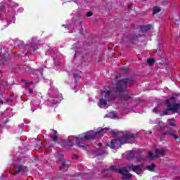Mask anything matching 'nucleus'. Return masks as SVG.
Instances as JSON below:
<instances>
[{
  "label": "nucleus",
  "instance_id": "2eb2a0df",
  "mask_svg": "<svg viewBox=\"0 0 180 180\" xmlns=\"http://www.w3.org/2000/svg\"><path fill=\"white\" fill-rule=\"evenodd\" d=\"M52 131H53V134L54 136L52 137V139L53 141H57V140H58V133L56 132V130L52 129Z\"/></svg>",
  "mask_w": 180,
  "mask_h": 180
},
{
  "label": "nucleus",
  "instance_id": "5701e85b",
  "mask_svg": "<svg viewBox=\"0 0 180 180\" xmlns=\"http://www.w3.org/2000/svg\"><path fill=\"white\" fill-rule=\"evenodd\" d=\"M73 77L74 78H75V79H79V78H81V77H79V75H77L75 73L73 74Z\"/></svg>",
  "mask_w": 180,
  "mask_h": 180
},
{
  "label": "nucleus",
  "instance_id": "72a5a7b5",
  "mask_svg": "<svg viewBox=\"0 0 180 180\" xmlns=\"http://www.w3.org/2000/svg\"><path fill=\"white\" fill-rule=\"evenodd\" d=\"M98 146H102V143H98Z\"/></svg>",
  "mask_w": 180,
  "mask_h": 180
},
{
  "label": "nucleus",
  "instance_id": "9d476101",
  "mask_svg": "<svg viewBox=\"0 0 180 180\" xmlns=\"http://www.w3.org/2000/svg\"><path fill=\"white\" fill-rule=\"evenodd\" d=\"M128 168L130 171H133L138 175H141V172H143V165H141L129 166Z\"/></svg>",
  "mask_w": 180,
  "mask_h": 180
},
{
  "label": "nucleus",
  "instance_id": "20e7f679",
  "mask_svg": "<svg viewBox=\"0 0 180 180\" xmlns=\"http://www.w3.org/2000/svg\"><path fill=\"white\" fill-rule=\"evenodd\" d=\"M110 172H118L122 174V179H130L131 178V174H129V172L126 169H121L117 166H111L109 169H107Z\"/></svg>",
  "mask_w": 180,
  "mask_h": 180
},
{
  "label": "nucleus",
  "instance_id": "473e14b6",
  "mask_svg": "<svg viewBox=\"0 0 180 180\" xmlns=\"http://www.w3.org/2000/svg\"><path fill=\"white\" fill-rule=\"evenodd\" d=\"M55 64H56V65H60V63H55Z\"/></svg>",
  "mask_w": 180,
  "mask_h": 180
},
{
  "label": "nucleus",
  "instance_id": "7ed1b4c3",
  "mask_svg": "<svg viewBox=\"0 0 180 180\" xmlns=\"http://www.w3.org/2000/svg\"><path fill=\"white\" fill-rule=\"evenodd\" d=\"M105 133V129L98 128L96 131H89L85 134H82L77 136H69L68 141L71 143V141H74L75 144H77L79 147H86V146L82 143V141L84 140H92V139H98V137H101V136H103Z\"/></svg>",
  "mask_w": 180,
  "mask_h": 180
},
{
  "label": "nucleus",
  "instance_id": "9b49d317",
  "mask_svg": "<svg viewBox=\"0 0 180 180\" xmlns=\"http://www.w3.org/2000/svg\"><path fill=\"white\" fill-rule=\"evenodd\" d=\"M26 49H29L30 53H34L37 50V44H34L31 46H26Z\"/></svg>",
  "mask_w": 180,
  "mask_h": 180
},
{
  "label": "nucleus",
  "instance_id": "ddd939ff",
  "mask_svg": "<svg viewBox=\"0 0 180 180\" xmlns=\"http://www.w3.org/2000/svg\"><path fill=\"white\" fill-rule=\"evenodd\" d=\"M95 155H96V157L99 156V155H103L104 154H105L106 155H108V152L105 151L104 150L102 149H99L98 150H96L94 153Z\"/></svg>",
  "mask_w": 180,
  "mask_h": 180
},
{
  "label": "nucleus",
  "instance_id": "4468645a",
  "mask_svg": "<svg viewBox=\"0 0 180 180\" xmlns=\"http://www.w3.org/2000/svg\"><path fill=\"white\" fill-rule=\"evenodd\" d=\"M152 27H153V25H143V26H141V30L143 32H147V31L150 30Z\"/></svg>",
  "mask_w": 180,
  "mask_h": 180
},
{
  "label": "nucleus",
  "instance_id": "f8f14e48",
  "mask_svg": "<svg viewBox=\"0 0 180 180\" xmlns=\"http://www.w3.org/2000/svg\"><path fill=\"white\" fill-rule=\"evenodd\" d=\"M168 134L169 136H172V137H174V139H175V140H176V139H178V136L175 134L172 133L171 131H168L167 132L162 133L161 136H162V137H164L165 136H168Z\"/></svg>",
  "mask_w": 180,
  "mask_h": 180
},
{
  "label": "nucleus",
  "instance_id": "1a4fd4ad",
  "mask_svg": "<svg viewBox=\"0 0 180 180\" xmlns=\"http://www.w3.org/2000/svg\"><path fill=\"white\" fill-rule=\"evenodd\" d=\"M63 101V95L60 94L58 97H53L48 101V106H54Z\"/></svg>",
  "mask_w": 180,
  "mask_h": 180
},
{
  "label": "nucleus",
  "instance_id": "f03ea898",
  "mask_svg": "<svg viewBox=\"0 0 180 180\" xmlns=\"http://www.w3.org/2000/svg\"><path fill=\"white\" fill-rule=\"evenodd\" d=\"M111 134H112L114 137H117V139L111 141L110 148H120L122 144L131 143L129 140H134V139H136V134L129 131H120L118 132L111 131Z\"/></svg>",
  "mask_w": 180,
  "mask_h": 180
},
{
  "label": "nucleus",
  "instance_id": "f257e3e1",
  "mask_svg": "<svg viewBox=\"0 0 180 180\" xmlns=\"http://www.w3.org/2000/svg\"><path fill=\"white\" fill-rule=\"evenodd\" d=\"M134 81L131 79H124L118 81L115 89H110L109 90H104L101 91V98L98 103V108L101 109H108L110 105L116 99V92L121 94L122 101H129L131 97L127 92L126 88L129 85H133Z\"/></svg>",
  "mask_w": 180,
  "mask_h": 180
},
{
  "label": "nucleus",
  "instance_id": "bb28decb",
  "mask_svg": "<svg viewBox=\"0 0 180 180\" xmlns=\"http://www.w3.org/2000/svg\"><path fill=\"white\" fill-rule=\"evenodd\" d=\"M112 82H117V77H116L115 79H114L112 80Z\"/></svg>",
  "mask_w": 180,
  "mask_h": 180
},
{
  "label": "nucleus",
  "instance_id": "c9c22d12",
  "mask_svg": "<svg viewBox=\"0 0 180 180\" xmlns=\"http://www.w3.org/2000/svg\"><path fill=\"white\" fill-rule=\"evenodd\" d=\"M71 146H74V143H71Z\"/></svg>",
  "mask_w": 180,
  "mask_h": 180
},
{
  "label": "nucleus",
  "instance_id": "c85d7f7f",
  "mask_svg": "<svg viewBox=\"0 0 180 180\" xmlns=\"http://www.w3.org/2000/svg\"><path fill=\"white\" fill-rule=\"evenodd\" d=\"M153 112H154L155 113H157V108H153Z\"/></svg>",
  "mask_w": 180,
  "mask_h": 180
},
{
  "label": "nucleus",
  "instance_id": "39448f33",
  "mask_svg": "<svg viewBox=\"0 0 180 180\" xmlns=\"http://www.w3.org/2000/svg\"><path fill=\"white\" fill-rule=\"evenodd\" d=\"M123 158H125L126 160H134L136 158V161L143 162L144 161V159L141 158L140 154L139 153L134 152L133 150H129L126 152L122 155Z\"/></svg>",
  "mask_w": 180,
  "mask_h": 180
},
{
  "label": "nucleus",
  "instance_id": "423d86ee",
  "mask_svg": "<svg viewBox=\"0 0 180 180\" xmlns=\"http://www.w3.org/2000/svg\"><path fill=\"white\" fill-rule=\"evenodd\" d=\"M166 105L168 109L165 110V115H169V112L172 111L173 113H178V110L180 109V104L175 103L173 106L171 105V103L168 99L166 100Z\"/></svg>",
  "mask_w": 180,
  "mask_h": 180
},
{
  "label": "nucleus",
  "instance_id": "c756f323",
  "mask_svg": "<svg viewBox=\"0 0 180 180\" xmlns=\"http://www.w3.org/2000/svg\"><path fill=\"white\" fill-rule=\"evenodd\" d=\"M0 105H4V101L1 100V101H0Z\"/></svg>",
  "mask_w": 180,
  "mask_h": 180
},
{
  "label": "nucleus",
  "instance_id": "b1692460",
  "mask_svg": "<svg viewBox=\"0 0 180 180\" xmlns=\"http://www.w3.org/2000/svg\"><path fill=\"white\" fill-rule=\"evenodd\" d=\"M170 101H171V102H175V97H174V96H172L171 97V98H170Z\"/></svg>",
  "mask_w": 180,
  "mask_h": 180
},
{
  "label": "nucleus",
  "instance_id": "cd10ccee",
  "mask_svg": "<svg viewBox=\"0 0 180 180\" xmlns=\"http://www.w3.org/2000/svg\"><path fill=\"white\" fill-rule=\"evenodd\" d=\"M18 171H19V172H20V171H23V168H22V167H18Z\"/></svg>",
  "mask_w": 180,
  "mask_h": 180
},
{
  "label": "nucleus",
  "instance_id": "393cba45",
  "mask_svg": "<svg viewBox=\"0 0 180 180\" xmlns=\"http://www.w3.org/2000/svg\"><path fill=\"white\" fill-rule=\"evenodd\" d=\"M86 16H87V17L92 16V13H91V12H88V13H86Z\"/></svg>",
  "mask_w": 180,
  "mask_h": 180
},
{
  "label": "nucleus",
  "instance_id": "2f4dec72",
  "mask_svg": "<svg viewBox=\"0 0 180 180\" xmlns=\"http://www.w3.org/2000/svg\"><path fill=\"white\" fill-rule=\"evenodd\" d=\"M62 26H64L65 27H68V25H63Z\"/></svg>",
  "mask_w": 180,
  "mask_h": 180
},
{
  "label": "nucleus",
  "instance_id": "6e6552de",
  "mask_svg": "<svg viewBox=\"0 0 180 180\" xmlns=\"http://www.w3.org/2000/svg\"><path fill=\"white\" fill-rule=\"evenodd\" d=\"M158 155H165V150L163 148H158L155 150V155L153 151L148 152V158H150V160H155Z\"/></svg>",
  "mask_w": 180,
  "mask_h": 180
},
{
  "label": "nucleus",
  "instance_id": "4be33fe9",
  "mask_svg": "<svg viewBox=\"0 0 180 180\" xmlns=\"http://www.w3.org/2000/svg\"><path fill=\"white\" fill-rule=\"evenodd\" d=\"M39 105H40V103H38L36 104L34 109L33 108V106H32V108H31L32 112H34V110H36V109H37V108H39Z\"/></svg>",
  "mask_w": 180,
  "mask_h": 180
},
{
  "label": "nucleus",
  "instance_id": "e433bc0d",
  "mask_svg": "<svg viewBox=\"0 0 180 180\" xmlns=\"http://www.w3.org/2000/svg\"><path fill=\"white\" fill-rule=\"evenodd\" d=\"M107 146H108V147H109V145H108V144Z\"/></svg>",
  "mask_w": 180,
  "mask_h": 180
},
{
  "label": "nucleus",
  "instance_id": "f3484780",
  "mask_svg": "<svg viewBox=\"0 0 180 180\" xmlns=\"http://www.w3.org/2000/svg\"><path fill=\"white\" fill-rule=\"evenodd\" d=\"M167 124H169V126H176V124H175V122H174V118L172 119H169L167 120Z\"/></svg>",
  "mask_w": 180,
  "mask_h": 180
},
{
  "label": "nucleus",
  "instance_id": "6ab92c4d",
  "mask_svg": "<svg viewBox=\"0 0 180 180\" xmlns=\"http://www.w3.org/2000/svg\"><path fill=\"white\" fill-rule=\"evenodd\" d=\"M154 168H155V165L154 164H152L146 167V169H148V171H154Z\"/></svg>",
  "mask_w": 180,
  "mask_h": 180
},
{
  "label": "nucleus",
  "instance_id": "0eeeda50",
  "mask_svg": "<svg viewBox=\"0 0 180 180\" xmlns=\"http://www.w3.org/2000/svg\"><path fill=\"white\" fill-rule=\"evenodd\" d=\"M58 157H60L59 161L61 162L62 165L60 167V171H62V169L67 171L68 169V167L71 165V162L64 160V155L61 152L58 153Z\"/></svg>",
  "mask_w": 180,
  "mask_h": 180
},
{
  "label": "nucleus",
  "instance_id": "dca6fc26",
  "mask_svg": "<svg viewBox=\"0 0 180 180\" xmlns=\"http://www.w3.org/2000/svg\"><path fill=\"white\" fill-rule=\"evenodd\" d=\"M108 117H110L111 119H117L118 116L117 114L115 112H111L108 114Z\"/></svg>",
  "mask_w": 180,
  "mask_h": 180
},
{
  "label": "nucleus",
  "instance_id": "aec40b11",
  "mask_svg": "<svg viewBox=\"0 0 180 180\" xmlns=\"http://www.w3.org/2000/svg\"><path fill=\"white\" fill-rule=\"evenodd\" d=\"M148 64L150 65H153L154 64V59L153 58H149L147 61Z\"/></svg>",
  "mask_w": 180,
  "mask_h": 180
},
{
  "label": "nucleus",
  "instance_id": "a211bd4d",
  "mask_svg": "<svg viewBox=\"0 0 180 180\" xmlns=\"http://www.w3.org/2000/svg\"><path fill=\"white\" fill-rule=\"evenodd\" d=\"M161 11V8L158 6H155L153 8V14L156 15V13H158Z\"/></svg>",
  "mask_w": 180,
  "mask_h": 180
},
{
  "label": "nucleus",
  "instance_id": "a878e982",
  "mask_svg": "<svg viewBox=\"0 0 180 180\" xmlns=\"http://www.w3.org/2000/svg\"><path fill=\"white\" fill-rule=\"evenodd\" d=\"M28 91H29L30 94L33 93V89H28Z\"/></svg>",
  "mask_w": 180,
  "mask_h": 180
},
{
  "label": "nucleus",
  "instance_id": "412c9836",
  "mask_svg": "<svg viewBox=\"0 0 180 180\" xmlns=\"http://www.w3.org/2000/svg\"><path fill=\"white\" fill-rule=\"evenodd\" d=\"M34 86V85H33V82H30V83H27L25 84V88H30V86Z\"/></svg>",
  "mask_w": 180,
  "mask_h": 180
},
{
  "label": "nucleus",
  "instance_id": "f704fd0d",
  "mask_svg": "<svg viewBox=\"0 0 180 180\" xmlns=\"http://www.w3.org/2000/svg\"><path fill=\"white\" fill-rule=\"evenodd\" d=\"M25 51V53H29V51H26V50Z\"/></svg>",
  "mask_w": 180,
  "mask_h": 180
},
{
  "label": "nucleus",
  "instance_id": "7c9ffc66",
  "mask_svg": "<svg viewBox=\"0 0 180 180\" xmlns=\"http://www.w3.org/2000/svg\"><path fill=\"white\" fill-rule=\"evenodd\" d=\"M36 105V103L34 101L32 102V105Z\"/></svg>",
  "mask_w": 180,
  "mask_h": 180
}]
</instances>
